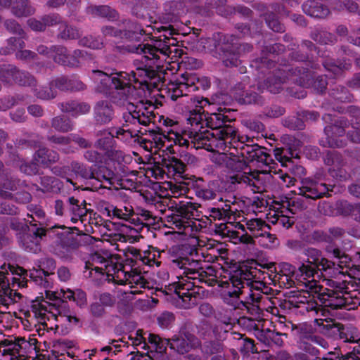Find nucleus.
<instances>
[{"mask_svg":"<svg viewBox=\"0 0 360 360\" xmlns=\"http://www.w3.org/2000/svg\"><path fill=\"white\" fill-rule=\"evenodd\" d=\"M194 344L186 343L184 340L176 339L172 343V347L176 348L179 353L187 352L190 348L193 347Z\"/></svg>","mask_w":360,"mask_h":360,"instance_id":"11","label":"nucleus"},{"mask_svg":"<svg viewBox=\"0 0 360 360\" xmlns=\"http://www.w3.org/2000/svg\"><path fill=\"white\" fill-rule=\"evenodd\" d=\"M314 267L311 264H302L300 266L295 276L300 282L306 285L307 282H310V278L314 277Z\"/></svg>","mask_w":360,"mask_h":360,"instance_id":"7","label":"nucleus"},{"mask_svg":"<svg viewBox=\"0 0 360 360\" xmlns=\"http://www.w3.org/2000/svg\"><path fill=\"white\" fill-rule=\"evenodd\" d=\"M349 191L356 196H360V186L354 185L349 188Z\"/></svg>","mask_w":360,"mask_h":360,"instance_id":"25","label":"nucleus"},{"mask_svg":"<svg viewBox=\"0 0 360 360\" xmlns=\"http://www.w3.org/2000/svg\"><path fill=\"white\" fill-rule=\"evenodd\" d=\"M58 277L61 281H67L70 277V272L66 268H60L58 271Z\"/></svg>","mask_w":360,"mask_h":360,"instance_id":"19","label":"nucleus"},{"mask_svg":"<svg viewBox=\"0 0 360 360\" xmlns=\"http://www.w3.org/2000/svg\"><path fill=\"white\" fill-rule=\"evenodd\" d=\"M191 102L195 103L196 101L195 99L191 98Z\"/></svg>","mask_w":360,"mask_h":360,"instance_id":"38","label":"nucleus"},{"mask_svg":"<svg viewBox=\"0 0 360 360\" xmlns=\"http://www.w3.org/2000/svg\"><path fill=\"white\" fill-rule=\"evenodd\" d=\"M245 345L248 349L253 350V342L251 340H247L245 342Z\"/></svg>","mask_w":360,"mask_h":360,"instance_id":"28","label":"nucleus"},{"mask_svg":"<svg viewBox=\"0 0 360 360\" xmlns=\"http://www.w3.org/2000/svg\"><path fill=\"white\" fill-rule=\"evenodd\" d=\"M208 307H209L208 305L205 304V305H201L200 309L201 311H203L205 308H208Z\"/></svg>","mask_w":360,"mask_h":360,"instance_id":"34","label":"nucleus"},{"mask_svg":"<svg viewBox=\"0 0 360 360\" xmlns=\"http://www.w3.org/2000/svg\"><path fill=\"white\" fill-rule=\"evenodd\" d=\"M84 110H83V112H88L89 110V107L88 105H84Z\"/></svg>","mask_w":360,"mask_h":360,"instance_id":"33","label":"nucleus"},{"mask_svg":"<svg viewBox=\"0 0 360 360\" xmlns=\"http://www.w3.org/2000/svg\"><path fill=\"white\" fill-rule=\"evenodd\" d=\"M168 135L160 133H154L151 135V138L148 139V143L150 144V150L154 148V153L155 155H158L160 158L162 157V151L160 150L164 146L165 142L167 139H174V143H179L180 145L185 144L186 141L182 139L180 134L173 131H169Z\"/></svg>","mask_w":360,"mask_h":360,"instance_id":"2","label":"nucleus"},{"mask_svg":"<svg viewBox=\"0 0 360 360\" xmlns=\"http://www.w3.org/2000/svg\"><path fill=\"white\" fill-rule=\"evenodd\" d=\"M110 212L114 217H116L118 219L129 221L131 224L136 226L141 224L139 218L133 217L134 210L131 206H125L123 209L112 207Z\"/></svg>","mask_w":360,"mask_h":360,"instance_id":"6","label":"nucleus"},{"mask_svg":"<svg viewBox=\"0 0 360 360\" xmlns=\"http://www.w3.org/2000/svg\"><path fill=\"white\" fill-rule=\"evenodd\" d=\"M176 226L179 227V229H181V227L182 226V224L180 222H176Z\"/></svg>","mask_w":360,"mask_h":360,"instance_id":"36","label":"nucleus"},{"mask_svg":"<svg viewBox=\"0 0 360 360\" xmlns=\"http://www.w3.org/2000/svg\"><path fill=\"white\" fill-rule=\"evenodd\" d=\"M309 15L311 16H314V17H322L323 16V15L315 13L314 12L309 13Z\"/></svg>","mask_w":360,"mask_h":360,"instance_id":"31","label":"nucleus"},{"mask_svg":"<svg viewBox=\"0 0 360 360\" xmlns=\"http://www.w3.org/2000/svg\"><path fill=\"white\" fill-rule=\"evenodd\" d=\"M311 263H314L317 267H321V269L326 271L328 269H330L333 266L334 264L328 261L325 258H316L314 259Z\"/></svg>","mask_w":360,"mask_h":360,"instance_id":"14","label":"nucleus"},{"mask_svg":"<svg viewBox=\"0 0 360 360\" xmlns=\"http://www.w3.org/2000/svg\"><path fill=\"white\" fill-rule=\"evenodd\" d=\"M102 77H103L104 78L103 79L104 81L105 82H109L110 80V77L109 76H108L107 75H105V74H103V73H100Z\"/></svg>","mask_w":360,"mask_h":360,"instance_id":"30","label":"nucleus"},{"mask_svg":"<svg viewBox=\"0 0 360 360\" xmlns=\"http://www.w3.org/2000/svg\"><path fill=\"white\" fill-rule=\"evenodd\" d=\"M219 137L222 139H227L229 136L232 135L234 132L232 127H225L221 129L219 131Z\"/></svg>","mask_w":360,"mask_h":360,"instance_id":"17","label":"nucleus"},{"mask_svg":"<svg viewBox=\"0 0 360 360\" xmlns=\"http://www.w3.org/2000/svg\"><path fill=\"white\" fill-rule=\"evenodd\" d=\"M187 84H180L179 88L182 89V88L186 87Z\"/></svg>","mask_w":360,"mask_h":360,"instance_id":"35","label":"nucleus"},{"mask_svg":"<svg viewBox=\"0 0 360 360\" xmlns=\"http://www.w3.org/2000/svg\"><path fill=\"white\" fill-rule=\"evenodd\" d=\"M345 304L344 301L341 298H338L335 302H333V299L331 298L328 301V304L327 305L333 307V308H338L341 307Z\"/></svg>","mask_w":360,"mask_h":360,"instance_id":"20","label":"nucleus"},{"mask_svg":"<svg viewBox=\"0 0 360 360\" xmlns=\"http://www.w3.org/2000/svg\"><path fill=\"white\" fill-rule=\"evenodd\" d=\"M138 52L145 60V64L143 66H137L136 71L131 72L134 81L139 82V78L150 77V72L154 71V68L158 69L160 64L158 63L160 59V54L167 56V48L158 49L151 44L141 45L138 48Z\"/></svg>","mask_w":360,"mask_h":360,"instance_id":"1","label":"nucleus"},{"mask_svg":"<svg viewBox=\"0 0 360 360\" xmlns=\"http://www.w3.org/2000/svg\"><path fill=\"white\" fill-rule=\"evenodd\" d=\"M239 242L245 244H250L253 242V239L250 236H248V234L242 235L238 238Z\"/></svg>","mask_w":360,"mask_h":360,"instance_id":"22","label":"nucleus"},{"mask_svg":"<svg viewBox=\"0 0 360 360\" xmlns=\"http://www.w3.org/2000/svg\"><path fill=\"white\" fill-rule=\"evenodd\" d=\"M158 163L165 167L168 174L171 176H181L184 172L185 165L174 157H165L164 150H162V159L158 160Z\"/></svg>","mask_w":360,"mask_h":360,"instance_id":"4","label":"nucleus"},{"mask_svg":"<svg viewBox=\"0 0 360 360\" xmlns=\"http://www.w3.org/2000/svg\"><path fill=\"white\" fill-rule=\"evenodd\" d=\"M72 319L74 320V321H75V322H77V318L73 317V318H72Z\"/></svg>","mask_w":360,"mask_h":360,"instance_id":"40","label":"nucleus"},{"mask_svg":"<svg viewBox=\"0 0 360 360\" xmlns=\"http://www.w3.org/2000/svg\"><path fill=\"white\" fill-rule=\"evenodd\" d=\"M137 335H140V338H141V339H142V338H143L142 335H141V331H138V332H137Z\"/></svg>","mask_w":360,"mask_h":360,"instance_id":"37","label":"nucleus"},{"mask_svg":"<svg viewBox=\"0 0 360 360\" xmlns=\"http://www.w3.org/2000/svg\"><path fill=\"white\" fill-rule=\"evenodd\" d=\"M328 191L326 186L323 184H316L308 188L309 193L307 196L311 198H319L325 195Z\"/></svg>","mask_w":360,"mask_h":360,"instance_id":"8","label":"nucleus"},{"mask_svg":"<svg viewBox=\"0 0 360 360\" xmlns=\"http://www.w3.org/2000/svg\"><path fill=\"white\" fill-rule=\"evenodd\" d=\"M148 215H149V214H148V212H146V213L143 214V216H145V217H146V218Z\"/></svg>","mask_w":360,"mask_h":360,"instance_id":"39","label":"nucleus"},{"mask_svg":"<svg viewBox=\"0 0 360 360\" xmlns=\"http://www.w3.org/2000/svg\"><path fill=\"white\" fill-rule=\"evenodd\" d=\"M73 301L75 302L78 305H84L86 301L85 293L80 290H76L75 291Z\"/></svg>","mask_w":360,"mask_h":360,"instance_id":"16","label":"nucleus"},{"mask_svg":"<svg viewBox=\"0 0 360 360\" xmlns=\"http://www.w3.org/2000/svg\"><path fill=\"white\" fill-rule=\"evenodd\" d=\"M233 283L229 282H224L221 285L222 288H226V290H224L222 293L224 295H228L230 297H238L239 294L240 293V287H236L233 291L230 290V288L232 286Z\"/></svg>","mask_w":360,"mask_h":360,"instance_id":"15","label":"nucleus"},{"mask_svg":"<svg viewBox=\"0 0 360 360\" xmlns=\"http://www.w3.org/2000/svg\"><path fill=\"white\" fill-rule=\"evenodd\" d=\"M283 211H281V214H277L276 215V220L272 221L273 223H276L280 225H282L285 228H289L293 223V221L290 217L285 216L283 214Z\"/></svg>","mask_w":360,"mask_h":360,"instance_id":"13","label":"nucleus"},{"mask_svg":"<svg viewBox=\"0 0 360 360\" xmlns=\"http://www.w3.org/2000/svg\"><path fill=\"white\" fill-rule=\"evenodd\" d=\"M28 110L30 114L34 116H40L42 113L41 108L38 105H31L29 107Z\"/></svg>","mask_w":360,"mask_h":360,"instance_id":"21","label":"nucleus"},{"mask_svg":"<svg viewBox=\"0 0 360 360\" xmlns=\"http://www.w3.org/2000/svg\"><path fill=\"white\" fill-rule=\"evenodd\" d=\"M211 360H224V359L220 356H214Z\"/></svg>","mask_w":360,"mask_h":360,"instance_id":"32","label":"nucleus"},{"mask_svg":"<svg viewBox=\"0 0 360 360\" xmlns=\"http://www.w3.org/2000/svg\"><path fill=\"white\" fill-rule=\"evenodd\" d=\"M285 266H288V267H289V268L290 267V265H289V264H285Z\"/></svg>","mask_w":360,"mask_h":360,"instance_id":"41","label":"nucleus"},{"mask_svg":"<svg viewBox=\"0 0 360 360\" xmlns=\"http://www.w3.org/2000/svg\"><path fill=\"white\" fill-rule=\"evenodd\" d=\"M164 124L166 125V126H169V127H172L175 124H176V122L171 120V119H169V118H167L164 120Z\"/></svg>","mask_w":360,"mask_h":360,"instance_id":"27","label":"nucleus"},{"mask_svg":"<svg viewBox=\"0 0 360 360\" xmlns=\"http://www.w3.org/2000/svg\"><path fill=\"white\" fill-rule=\"evenodd\" d=\"M148 342L151 345L150 352L153 353L154 350V354L153 356L141 355L138 360H165V352L166 348L161 342L160 338L156 335L149 334Z\"/></svg>","mask_w":360,"mask_h":360,"instance_id":"3","label":"nucleus"},{"mask_svg":"<svg viewBox=\"0 0 360 360\" xmlns=\"http://www.w3.org/2000/svg\"><path fill=\"white\" fill-rule=\"evenodd\" d=\"M240 227L243 229H244L243 225H240Z\"/></svg>","mask_w":360,"mask_h":360,"instance_id":"42","label":"nucleus"},{"mask_svg":"<svg viewBox=\"0 0 360 360\" xmlns=\"http://www.w3.org/2000/svg\"><path fill=\"white\" fill-rule=\"evenodd\" d=\"M124 284L143 286L145 282L143 277L140 274L131 272L125 274Z\"/></svg>","mask_w":360,"mask_h":360,"instance_id":"9","label":"nucleus"},{"mask_svg":"<svg viewBox=\"0 0 360 360\" xmlns=\"http://www.w3.org/2000/svg\"><path fill=\"white\" fill-rule=\"evenodd\" d=\"M352 139L354 142H360V131L352 134Z\"/></svg>","mask_w":360,"mask_h":360,"instance_id":"26","label":"nucleus"},{"mask_svg":"<svg viewBox=\"0 0 360 360\" xmlns=\"http://www.w3.org/2000/svg\"><path fill=\"white\" fill-rule=\"evenodd\" d=\"M28 343L24 338H17L14 342L11 344V349L18 354H21L23 350L26 349Z\"/></svg>","mask_w":360,"mask_h":360,"instance_id":"10","label":"nucleus"},{"mask_svg":"<svg viewBox=\"0 0 360 360\" xmlns=\"http://www.w3.org/2000/svg\"><path fill=\"white\" fill-rule=\"evenodd\" d=\"M281 178L282 181H283V183L286 184L287 186H290V185L294 184L293 179L287 174L281 176Z\"/></svg>","mask_w":360,"mask_h":360,"instance_id":"24","label":"nucleus"},{"mask_svg":"<svg viewBox=\"0 0 360 360\" xmlns=\"http://www.w3.org/2000/svg\"><path fill=\"white\" fill-rule=\"evenodd\" d=\"M164 319H167V321H171L173 320V316L170 314H162V316H160L158 320H159L160 323L161 324V326L166 327L167 324V323L164 324V323H162V321L164 320Z\"/></svg>","mask_w":360,"mask_h":360,"instance_id":"23","label":"nucleus"},{"mask_svg":"<svg viewBox=\"0 0 360 360\" xmlns=\"http://www.w3.org/2000/svg\"><path fill=\"white\" fill-rule=\"evenodd\" d=\"M8 270H9L13 274H17L19 276H21L25 273V270L22 268H15L11 265H2L0 271V296H6L9 294V284L8 280H6L5 276V274L8 273Z\"/></svg>","mask_w":360,"mask_h":360,"instance_id":"5","label":"nucleus"},{"mask_svg":"<svg viewBox=\"0 0 360 360\" xmlns=\"http://www.w3.org/2000/svg\"><path fill=\"white\" fill-rule=\"evenodd\" d=\"M246 225L250 231L255 232L262 229L265 226V222L259 219H252L248 221Z\"/></svg>","mask_w":360,"mask_h":360,"instance_id":"12","label":"nucleus"},{"mask_svg":"<svg viewBox=\"0 0 360 360\" xmlns=\"http://www.w3.org/2000/svg\"><path fill=\"white\" fill-rule=\"evenodd\" d=\"M60 295H61L62 298L65 300H72L73 297L75 296V291H72L70 289H68L66 290H61Z\"/></svg>","mask_w":360,"mask_h":360,"instance_id":"18","label":"nucleus"},{"mask_svg":"<svg viewBox=\"0 0 360 360\" xmlns=\"http://www.w3.org/2000/svg\"><path fill=\"white\" fill-rule=\"evenodd\" d=\"M340 251L339 250H334L333 255L335 257H341Z\"/></svg>","mask_w":360,"mask_h":360,"instance_id":"29","label":"nucleus"}]
</instances>
